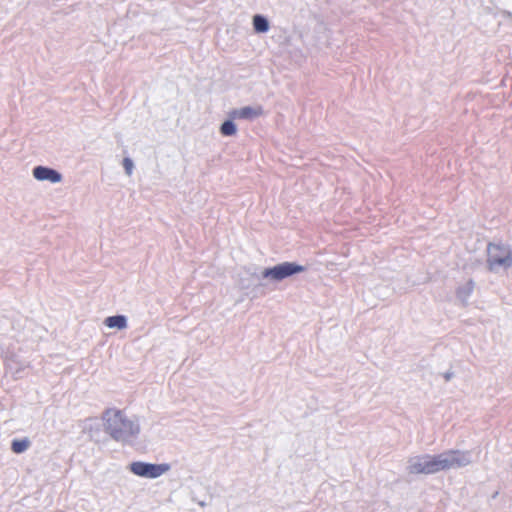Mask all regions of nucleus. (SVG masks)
<instances>
[{
  "mask_svg": "<svg viewBox=\"0 0 512 512\" xmlns=\"http://www.w3.org/2000/svg\"><path fill=\"white\" fill-rule=\"evenodd\" d=\"M471 462L470 452L448 450L437 455L424 454L410 457L407 470L411 474H435L444 470L462 468Z\"/></svg>",
  "mask_w": 512,
  "mask_h": 512,
  "instance_id": "nucleus-1",
  "label": "nucleus"
},
{
  "mask_svg": "<svg viewBox=\"0 0 512 512\" xmlns=\"http://www.w3.org/2000/svg\"><path fill=\"white\" fill-rule=\"evenodd\" d=\"M104 431L116 442L132 444L141 433L140 418L118 408H108L102 414Z\"/></svg>",
  "mask_w": 512,
  "mask_h": 512,
  "instance_id": "nucleus-2",
  "label": "nucleus"
},
{
  "mask_svg": "<svg viewBox=\"0 0 512 512\" xmlns=\"http://www.w3.org/2000/svg\"><path fill=\"white\" fill-rule=\"evenodd\" d=\"M487 265L493 273L505 271L512 267V252L509 247L489 244L487 247Z\"/></svg>",
  "mask_w": 512,
  "mask_h": 512,
  "instance_id": "nucleus-3",
  "label": "nucleus"
},
{
  "mask_svg": "<svg viewBox=\"0 0 512 512\" xmlns=\"http://www.w3.org/2000/svg\"><path fill=\"white\" fill-rule=\"evenodd\" d=\"M129 471L141 478L156 479L170 471L171 466L168 463H148L143 461L131 462L128 466Z\"/></svg>",
  "mask_w": 512,
  "mask_h": 512,
  "instance_id": "nucleus-4",
  "label": "nucleus"
},
{
  "mask_svg": "<svg viewBox=\"0 0 512 512\" xmlns=\"http://www.w3.org/2000/svg\"><path fill=\"white\" fill-rule=\"evenodd\" d=\"M304 271L305 267L295 262H282L273 267L265 268L261 272V277L273 282H280L292 275L302 273Z\"/></svg>",
  "mask_w": 512,
  "mask_h": 512,
  "instance_id": "nucleus-5",
  "label": "nucleus"
},
{
  "mask_svg": "<svg viewBox=\"0 0 512 512\" xmlns=\"http://www.w3.org/2000/svg\"><path fill=\"white\" fill-rule=\"evenodd\" d=\"M262 115L263 109L259 105L235 108L228 113V116L231 119H240L248 121L254 120Z\"/></svg>",
  "mask_w": 512,
  "mask_h": 512,
  "instance_id": "nucleus-6",
  "label": "nucleus"
},
{
  "mask_svg": "<svg viewBox=\"0 0 512 512\" xmlns=\"http://www.w3.org/2000/svg\"><path fill=\"white\" fill-rule=\"evenodd\" d=\"M33 177L38 181H48L56 184L62 181V175L57 170L46 167L36 166L32 170Z\"/></svg>",
  "mask_w": 512,
  "mask_h": 512,
  "instance_id": "nucleus-7",
  "label": "nucleus"
},
{
  "mask_svg": "<svg viewBox=\"0 0 512 512\" xmlns=\"http://www.w3.org/2000/svg\"><path fill=\"white\" fill-rule=\"evenodd\" d=\"M473 290H474V282L472 280H468L467 282H465L464 284L460 285L457 288V291H456L457 299L463 305H466Z\"/></svg>",
  "mask_w": 512,
  "mask_h": 512,
  "instance_id": "nucleus-8",
  "label": "nucleus"
},
{
  "mask_svg": "<svg viewBox=\"0 0 512 512\" xmlns=\"http://www.w3.org/2000/svg\"><path fill=\"white\" fill-rule=\"evenodd\" d=\"M108 328L123 330L127 328V318L124 315L109 316L104 320Z\"/></svg>",
  "mask_w": 512,
  "mask_h": 512,
  "instance_id": "nucleus-9",
  "label": "nucleus"
},
{
  "mask_svg": "<svg viewBox=\"0 0 512 512\" xmlns=\"http://www.w3.org/2000/svg\"><path fill=\"white\" fill-rule=\"evenodd\" d=\"M253 27L257 33H265L269 30V22L262 15H255L253 17Z\"/></svg>",
  "mask_w": 512,
  "mask_h": 512,
  "instance_id": "nucleus-10",
  "label": "nucleus"
},
{
  "mask_svg": "<svg viewBox=\"0 0 512 512\" xmlns=\"http://www.w3.org/2000/svg\"><path fill=\"white\" fill-rule=\"evenodd\" d=\"M30 441L27 438L15 439L12 441L11 449L16 454L25 452L30 447Z\"/></svg>",
  "mask_w": 512,
  "mask_h": 512,
  "instance_id": "nucleus-11",
  "label": "nucleus"
},
{
  "mask_svg": "<svg viewBox=\"0 0 512 512\" xmlns=\"http://www.w3.org/2000/svg\"><path fill=\"white\" fill-rule=\"evenodd\" d=\"M234 119L229 118L224 121L220 126V133L223 136H233L237 133V127L233 122Z\"/></svg>",
  "mask_w": 512,
  "mask_h": 512,
  "instance_id": "nucleus-12",
  "label": "nucleus"
},
{
  "mask_svg": "<svg viewBox=\"0 0 512 512\" xmlns=\"http://www.w3.org/2000/svg\"><path fill=\"white\" fill-rule=\"evenodd\" d=\"M123 167H124V170H125V173L127 174V176H131L133 173V170H134L133 161L128 157L124 158L123 159Z\"/></svg>",
  "mask_w": 512,
  "mask_h": 512,
  "instance_id": "nucleus-13",
  "label": "nucleus"
},
{
  "mask_svg": "<svg viewBox=\"0 0 512 512\" xmlns=\"http://www.w3.org/2000/svg\"><path fill=\"white\" fill-rule=\"evenodd\" d=\"M13 364H14V362H13V361H9V362H8V364H7V367H8V369H9L10 371H13V369H14V368H13Z\"/></svg>",
  "mask_w": 512,
  "mask_h": 512,
  "instance_id": "nucleus-14",
  "label": "nucleus"
},
{
  "mask_svg": "<svg viewBox=\"0 0 512 512\" xmlns=\"http://www.w3.org/2000/svg\"><path fill=\"white\" fill-rule=\"evenodd\" d=\"M13 373L15 374L16 377H19L20 369H16L15 371H13Z\"/></svg>",
  "mask_w": 512,
  "mask_h": 512,
  "instance_id": "nucleus-15",
  "label": "nucleus"
},
{
  "mask_svg": "<svg viewBox=\"0 0 512 512\" xmlns=\"http://www.w3.org/2000/svg\"><path fill=\"white\" fill-rule=\"evenodd\" d=\"M199 505H200L201 507H204V506H205V502L200 501V502H199Z\"/></svg>",
  "mask_w": 512,
  "mask_h": 512,
  "instance_id": "nucleus-16",
  "label": "nucleus"
},
{
  "mask_svg": "<svg viewBox=\"0 0 512 512\" xmlns=\"http://www.w3.org/2000/svg\"><path fill=\"white\" fill-rule=\"evenodd\" d=\"M450 377H451V376H450V374H447V375L445 376L446 380H449V379H450Z\"/></svg>",
  "mask_w": 512,
  "mask_h": 512,
  "instance_id": "nucleus-17",
  "label": "nucleus"
}]
</instances>
